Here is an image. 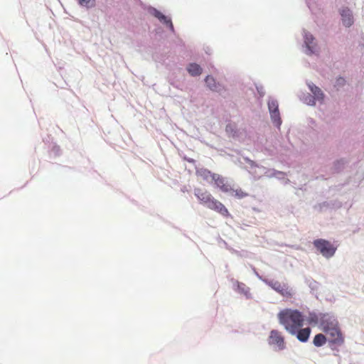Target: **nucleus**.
I'll use <instances>...</instances> for the list:
<instances>
[{"label": "nucleus", "mask_w": 364, "mask_h": 364, "mask_svg": "<svg viewBox=\"0 0 364 364\" xmlns=\"http://www.w3.org/2000/svg\"><path fill=\"white\" fill-rule=\"evenodd\" d=\"M338 83H341H341H343V82H344V79H343V78H339V79L338 80Z\"/></svg>", "instance_id": "25"}, {"label": "nucleus", "mask_w": 364, "mask_h": 364, "mask_svg": "<svg viewBox=\"0 0 364 364\" xmlns=\"http://www.w3.org/2000/svg\"><path fill=\"white\" fill-rule=\"evenodd\" d=\"M154 15L156 18H157L161 23L166 24L169 27L171 31H174L173 25L172 23L171 20L167 16H164L161 12L154 10Z\"/></svg>", "instance_id": "12"}, {"label": "nucleus", "mask_w": 364, "mask_h": 364, "mask_svg": "<svg viewBox=\"0 0 364 364\" xmlns=\"http://www.w3.org/2000/svg\"><path fill=\"white\" fill-rule=\"evenodd\" d=\"M314 40V38L311 34L306 33L305 35V43L306 44V46L308 47V48L311 51V53H313V50H311V44L313 43Z\"/></svg>", "instance_id": "19"}, {"label": "nucleus", "mask_w": 364, "mask_h": 364, "mask_svg": "<svg viewBox=\"0 0 364 364\" xmlns=\"http://www.w3.org/2000/svg\"><path fill=\"white\" fill-rule=\"evenodd\" d=\"M310 322L317 323L318 322V317L316 315H314V316H311Z\"/></svg>", "instance_id": "24"}, {"label": "nucleus", "mask_w": 364, "mask_h": 364, "mask_svg": "<svg viewBox=\"0 0 364 364\" xmlns=\"http://www.w3.org/2000/svg\"><path fill=\"white\" fill-rule=\"evenodd\" d=\"M78 1H79V3L80 5L85 6L87 7L89 6V3L90 2V0H78Z\"/></svg>", "instance_id": "22"}, {"label": "nucleus", "mask_w": 364, "mask_h": 364, "mask_svg": "<svg viewBox=\"0 0 364 364\" xmlns=\"http://www.w3.org/2000/svg\"><path fill=\"white\" fill-rule=\"evenodd\" d=\"M277 317L279 323L291 335H295L298 330L303 326L304 322L302 314L298 310L291 309H284L280 311Z\"/></svg>", "instance_id": "1"}, {"label": "nucleus", "mask_w": 364, "mask_h": 364, "mask_svg": "<svg viewBox=\"0 0 364 364\" xmlns=\"http://www.w3.org/2000/svg\"><path fill=\"white\" fill-rule=\"evenodd\" d=\"M268 342L271 346H276L280 350L285 348L284 338L282 333L277 330L270 331Z\"/></svg>", "instance_id": "4"}, {"label": "nucleus", "mask_w": 364, "mask_h": 364, "mask_svg": "<svg viewBox=\"0 0 364 364\" xmlns=\"http://www.w3.org/2000/svg\"><path fill=\"white\" fill-rule=\"evenodd\" d=\"M311 333V328L307 327L304 328H299L296 333V338L301 342H306Z\"/></svg>", "instance_id": "13"}, {"label": "nucleus", "mask_w": 364, "mask_h": 364, "mask_svg": "<svg viewBox=\"0 0 364 364\" xmlns=\"http://www.w3.org/2000/svg\"><path fill=\"white\" fill-rule=\"evenodd\" d=\"M205 83L207 85V86L211 90H213V91H218V84L216 83L215 79L210 76V75H208L205 80Z\"/></svg>", "instance_id": "18"}, {"label": "nucleus", "mask_w": 364, "mask_h": 364, "mask_svg": "<svg viewBox=\"0 0 364 364\" xmlns=\"http://www.w3.org/2000/svg\"><path fill=\"white\" fill-rule=\"evenodd\" d=\"M245 161H247V163H248L251 166H256V164H255V163L253 161H252V160H250V159H245Z\"/></svg>", "instance_id": "23"}, {"label": "nucleus", "mask_w": 364, "mask_h": 364, "mask_svg": "<svg viewBox=\"0 0 364 364\" xmlns=\"http://www.w3.org/2000/svg\"><path fill=\"white\" fill-rule=\"evenodd\" d=\"M237 290L239 293L244 294L247 298L250 297V288L245 284L237 282Z\"/></svg>", "instance_id": "15"}, {"label": "nucleus", "mask_w": 364, "mask_h": 364, "mask_svg": "<svg viewBox=\"0 0 364 364\" xmlns=\"http://www.w3.org/2000/svg\"><path fill=\"white\" fill-rule=\"evenodd\" d=\"M271 119L273 121L274 124L277 127H279L282 124V119L280 117V113L279 110L269 112Z\"/></svg>", "instance_id": "17"}, {"label": "nucleus", "mask_w": 364, "mask_h": 364, "mask_svg": "<svg viewBox=\"0 0 364 364\" xmlns=\"http://www.w3.org/2000/svg\"><path fill=\"white\" fill-rule=\"evenodd\" d=\"M234 192H235V196L239 199H241V198L248 196V193L243 191L240 188L236 189L235 191H234Z\"/></svg>", "instance_id": "21"}, {"label": "nucleus", "mask_w": 364, "mask_h": 364, "mask_svg": "<svg viewBox=\"0 0 364 364\" xmlns=\"http://www.w3.org/2000/svg\"><path fill=\"white\" fill-rule=\"evenodd\" d=\"M208 208L216 211L224 217H228L230 215L229 211L225 206L221 202L215 198H213L210 204H208Z\"/></svg>", "instance_id": "7"}, {"label": "nucleus", "mask_w": 364, "mask_h": 364, "mask_svg": "<svg viewBox=\"0 0 364 364\" xmlns=\"http://www.w3.org/2000/svg\"><path fill=\"white\" fill-rule=\"evenodd\" d=\"M316 250L325 257H331L336 252V247L329 241L317 239L313 242Z\"/></svg>", "instance_id": "3"}, {"label": "nucleus", "mask_w": 364, "mask_h": 364, "mask_svg": "<svg viewBox=\"0 0 364 364\" xmlns=\"http://www.w3.org/2000/svg\"><path fill=\"white\" fill-rule=\"evenodd\" d=\"M213 182L223 192L227 193L231 190L230 185L227 183L225 179L218 173H216L213 178Z\"/></svg>", "instance_id": "10"}, {"label": "nucleus", "mask_w": 364, "mask_h": 364, "mask_svg": "<svg viewBox=\"0 0 364 364\" xmlns=\"http://www.w3.org/2000/svg\"><path fill=\"white\" fill-rule=\"evenodd\" d=\"M323 331L326 334L329 343L341 346L344 342V338L338 327V321L327 315H323L320 321Z\"/></svg>", "instance_id": "2"}, {"label": "nucleus", "mask_w": 364, "mask_h": 364, "mask_svg": "<svg viewBox=\"0 0 364 364\" xmlns=\"http://www.w3.org/2000/svg\"><path fill=\"white\" fill-rule=\"evenodd\" d=\"M194 194L200 200V203L205 205L207 207L208 204H210L214 198L209 192L203 191L201 188H196Z\"/></svg>", "instance_id": "6"}, {"label": "nucleus", "mask_w": 364, "mask_h": 364, "mask_svg": "<svg viewBox=\"0 0 364 364\" xmlns=\"http://www.w3.org/2000/svg\"><path fill=\"white\" fill-rule=\"evenodd\" d=\"M267 284L284 296L290 297L292 295L291 289L286 284L281 283L278 281H269L267 282Z\"/></svg>", "instance_id": "5"}, {"label": "nucleus", "mask_w": 364, "mask_h": 364, "mask_svg": "<svg viewBox=\"0 0 364 364\" xmlns=\"http://www.w3.org/2000/svg\"><path fill=\"white\" fill-rule=\"evenodd\" d=\"M216 173H212L207 168H201L196 170V176L200 180L205 181L207 183H213V178L215 177Z\"/></svg>", "instance_id": "8"}, {"label": "nucleus", "mask_w": 364, "mask_h": 364, "mask_svg": "<svg viewBox=\"0 0 364 364\" xmlns=\"http://www.w3.org/2000/svg\"><path fill=\"white\" fill-rule=\"evenodd\" d=\"M343 24L346 27H350L353 24V17L351 11L347 8H343L340 11Z\"/></svg>", "instance_id": "9"}, {"label": "nucleus", "mask_w": 364, "mask_h": 364, "mask_svg": "<svg viewBox=\"0 0 364 364\" xmlns=\"http://www.w3.org/2000/svg\"><path fill=\"white\" fill-rule=\"evenodd\" d=\"M188 73L192 76H198L200 75L202 73V68L200 66L196 63H191L188 68Z\"/></svg>", "instance_id": "14"}, {"label": "nucleus", "mask_w": 364, "mask_h": 364, "mask_svg": "<svg viewBox=\"0 0 364 364\" xmlns=\"http://www.w3.org/2000/svg\"><path fill=\"white\" fill-rule=\"evenodd\" d=\"M268 108L269 112L279 110V105L277 100H271L268 102Z\"/></svg>", "instance_id": "20"}, {"label": "nucleus", "mask_w": 364, "mask_h": 364, "mask_svg": "<svg viewBox=\"0 0 364 364\" xmlns=\"http://www.w3.org/2000/svg\"><path fill=\"white\" fill-rule=\"evenodd\" d=\"M309 86L311 91L314 94V99H310L309 102L307 103L311 105H314L315 100L316 99L318 100H322L323 97V94L322 91L321 90V89L319 87H316V85H309Z\"/></svg>", "instance_id": "11"}, {"label": "nucleus", "mask_w": 364, "mask_h": 364, "mask_svg": "<svg viewBox=\"0 0 364 364\" xmlns=\"http://www.w3.org/2000/svg\"><path fill=\"white\" fill-rule=\"evenodd\" d=\"M326 340L327 338L326 336L323 335L322 333H318L314 336L313 343L314 346L320 347L326 343Z\"/></svg>", "instance_id": "16"}]
</instances>
